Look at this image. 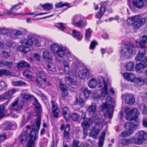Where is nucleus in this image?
<instances>
[{
	"mask_svg": "<svg viewBox=\"0 0 147 147\" xmlns=\"http://www.w3.org/2000/svg\"><path fill=\"white\" fill-rule=\"evenodd\" d=\"M51 48L52 50L58 56L63 57V52L65 47L61 45H59L58 44L55 43L51 44Z\"/></svg>",
	"mask_w": 147,
	"mask_h": 147,
	"instance_id": "9b49d317",
	"label": "nucleus"
},
{
	"mask_svg": "<svg viewBox=\"0 0 147 147\" xmlns=\"http://www.w3.org/2000/svg\"><path fill=\"white\" fill-rule=\"evenodd\" d=\"M147 67V65L146 63H140L136 64V69L138 73H140L142 72L144 68Z\"/></svg>",
	"mask_w": 147,
	"mask_h": 147,
	"instance_id": "4be33fe9",
	"label": "nucleus"
},
{
	"mask_svg": "<svg viewBox=\"0 0 147 147\" xmlns=\"http://www.w3.org/2000/svg\"><path fill=\"white\" fill-rule=\"evenodd\" d=\"M13 42L11 40H7L5 43L6 45L8 47H11L13 44Z\"/></svg>",
	"mask_w": 147,
	"mask_h": 147,
	"instance_id": "bf43d9fd",
	"label": "nucleus"
},
{
	"mask_svg": "<svg viewBox=\"0 0 147 147\" xmlns=\"http://www.w3.org/2000/svg\"><path fill=\"white\" fill-rule=\"evenodd\" d=\"M34 101L33 102V105L35 106L36 107L39 109L41 107V105L40 104L37 100L35 98H34Z\"/></svg>",
	"mask_w": 147,
	"mask_h": 147,
	"instance_id": "5fc2aeb1",
	"label": "nucleus"
},
{
	"mask_svg": "<svg viewBox=\"0 0 147 147\" xmlns=\"http://www.w3.org/2000/svg\"><path fill=\"white\" fill-rule=\"evenodd\" d=\"M136 45L137 47L141 48V49H143L145 47V43L143 42L142 41L140 40V42H138V40L136 41Z\"/></svg>",
	"mask_w": 147,
	"mask_h": 147,
	"instance_id": "a18cd8bd",
	"label": "nucleus"
},
{
	"mask_svg": "<svg viewBox=\"0 0 147 147\" xmlns=\"http://www.w3.org/2000/svg\"><path fill=\"white\" fill-rule=\"evenodd\" d=\"M95 126L93 128V129L91 130L90 134V135L94 139L96 138L98 135L99 131L102 128L104 125L106 124V123L103 121V120H101V122L98 121V123L97 124L94 121Z\"/></svg>",
	"mask_w": 147,
	"mask_h": 147,
	"instance_id": "0eeeda50",
	"label": "nucleus"
},
{
	"mask_svg": "<svg viewBox=\"0 0 147 147\" xmlns=\"http://www.w3.org/2000/svg\"><path fill=\"white\" fill-rule=\"evenodd\" d=\"M42 57L45 59L51 60L52 58L51 53L48 51H43Z\"/></svg>",
	"mask_w": 147,
	"mask_h": 147,
	"instance_id": "a878e982",
	"label": "nucleus"
},
{
	"mask_svg": "<svg viewBox=\"0 0 147 147\" xmlns=\"http://www.w3.org/2000/svg\"><path fill=\"white\" fill-rule=\"evenodd\" d=\"M127 22L132 24L133 27L137 29L145 24L146 19L145 18H140L139 15H136L129 17L127 20Z\"/></svg>",
	"mask_w": 147,
	"mask_h": 147,
	"instance_id": "20e7f679",
	"label": "nucleus"
},
{
	"mask_svg": "<svg viewBox=\"0 0 147 147\" xmlns=\"http://www.w3.org/2000/svg\"><path fill=\"white\" fill-rule=\"evenodd\" d=\"M136 135L137 138H132L131 141L133 144H141L147 139V133L143 130L138 131Z\"/></svg>",
	"mask_w": 147,
	"mask_h": 147,
	"instance_id": "423d86ee",
	"label": "nucleus"
},
{
	"mask_svg": "<svg viewBox=\"0 0 147 147\" xmlns=\"http://www.w3.org/2000/svg\"><path fill=\"white\" fill-rule=\"evenodd\" d=\"M97 84L96 80L94 78H91L88 82V85L89 87L91 88H95Z\"/></svg>",
	"mask_w": 147,
	"mask_h": 147,
	"instance_id": "bb28decb",
	"label": "nucleus"
},
{
	"mask_svg": "<svg viewBox=\"0 0 147 147\" xmlns=\"http://www.w3.org/2000/svg\"><path fill=\"white\" fill-rule=\"evenodd\" d=\"M10 29L6 28H1L0 29V33L2 34H6L9 32Z\"/></svg>",
	"mask_w": 147,
	"mask_h": 147,
	"instance_id": "3c124183",
	"label": "nucleus"
},
{
	"mask_svg": "<svg viewBox=\"0 0 147 147\" xmlns=\"http://www.w3.org/2000/svg\"><path fill=\"white\" fill-rule=\"evenodd\" d=\"M41 117L39 116L36 119L35 125H33L30 135V139L28 143L34 144L35 142L38 137V131L40 125Z\"/></svg>",
	"mask_w": 147,
	"mask_h": 147,
	"instance_id": "f03ea898",
	"label": "nucleus"
},
{
	"mask_svg": "<svg viewBox=\"0 0 147 147\" xmlns=\"http://www.w3.org/2000/svg\"><path fill=\"white\" fill-rule=\"evenodd\" d=\"M123 76L127 80L131 82L134 81L135 77L132 73L128 72L124 73Z\"/></svg>",
	"mask_w": 147,
	"mask_h": 147,
	"instance_id": "6ab92c4d",
	"label": "nucleus"
},
{
	"mask_svg": "<svg viewBox=\"0 0 147 147\" xmlns=\"http://www.w3.org/2000/svg\"><path fill=\"white\" fill-rule=\"evenodd\" d=\"M32 72L29 69L26 70L23 72L24 76L28 78H31L32 77Z\"/></svg>",
	"mask_w": 147,
	"mask_h": 147,
	"instance_id": "79ce46f5",
	"label": "nucleus"
},
{
	"mask_svg": "<svg viewBox=\"0 0 147 147\" xmlns=\"http://www.w3.org/2000/svg\"><path fill=\"white\" fill-rule=\"evenodd\" d=\"M79 144V142L76 140H74L72 144V146L71 147H78Z\"/></svg>",
	"mask_w": 147,
	"mask_h": 147,
	"instance_id": "0e129e2a",
	"label": "nucleus"
},
{
	"mask_svg": "<svg viewBox=\"0 0 147 147\" xmlns=\"http://www.w3.org/2000/svg\"><path fill=\"white\" fill-rule=\"evenodd\" d=\"M22 46H19L17 48V51H21L24 53H26L30 51L29 48L27 47H25L24 46L25 45L22 44Z\"/></svg>",
	"mask_w": 147,
	"mask_h": 147,
	"instance_id": "c756f323",
	"label": "nucleus"
},
{
	"mask_svg": "<svg viewBox=\"0 0 147 147\" xmlns=\"http://www.w3.org/2000/svg\"><path fill=\"white\" fill-rule=\"evenodd\" d=\"M133 126V123L129 122L126 123L125 125V128L126 129L132 134L134 131Z\"/></svg>",
	"mask_w": 147,
	"mask_h": 147,
	"instance_id": "7c9ffc66",
	"label": "nucleus"
},
{
	"mask_svg": "<svg viewBox=\"0 0 147 147\" xmlns=\"http://www.w3.org/2000/svg\"><path fill=\"white\" fill-rule=\"evenodd\" d=\"M145 51L144 49H142L140 50L138 53L136 55V57H135V59L136 61H142L145 59Z\"/></svg>",
	"mask_w": 147,
	"mask_h": 147,
	"instance_id": "f3484780",
	"label": "nucleus"
},
{
	"mask_svg": "<svg viewBox=\"0 0 147 147\" xmlns=\"http://www.w3.org/2000/svg\"><path fill=\"white\" fill-rule=\"evenodd\" d=\"M12 83L13 86H23L26 85V83L21 81H13Z\"/></svg>",
	"mask_w": 147,
	"mask_h": 147,
	"instance_id": "58836bf2",
	"label": "nucleus"
},
{
	"mask_svg": "<svg viewBox=\"0 0 147 147\" xmlns=\"http://www.w3.org/2000/svg\"><path fill=\"white\" fill-rule=\"evenodd\" d=\"M6 87L5 83L3 81H1L0 82V91L3 88H4Z\"/></svg>",
	"mask_w": 147,
	"mask_h": 147,
	"instance_id": "338daca9",
	"label": "nucleus"
},
{
	"mask_svg": "<svg viewBox=\"0 0 147 147\" xmlns=\"http://www.w3.org/2000/svg\"><path fill=\"white\" fill-rule=\"evenodd\" d=\"M72 24L76 27L82 28L86 26L87 23L81 20L80 15H76L72 18Z\"/></svg>",
	"mask_w": 147,
	"mask_h": 147,
	"instance_id": "9d476101",
	"label": "nucleus"
},
{
	"mask_svg": "<svg viewBox=\"0 0 147 147\" xmlns=\"http://www.w3.org/2000/svg\"><path fill=\"white\" fill-rule=\"evenodd\" d=\"M47 68L48 70L50 71H56L55 66L51 63L48 64Z\"/></svg>",
	"mask_w": 147,
	"mask_h": 147,
	"instance_id": "a19ab883",
	"label": "nucleus"
},
{
	"mask_svg": "<svg viewBox=\"0 0 147 147\" xmlns=\"http://www.w3.org/2000/svg\"><path fill=\"white\" fill-rule=\"evenodd\" d=\"M132 134V133L131 132L127 130H124L121 133L120 136L122 138H124L129 136Z\"/></svg>",
	"mask_w": 147,
	"mask_h": 147,
	"instance_id": "37998d69",
	"label": "nucleus"
},
{
	"mask_svg": "<svg viewBox=\"0 0 147 147\" xmlns=\"http://www.w3.org/2000/svg\"><path fill=\"white\" fill-rule=\"evenodd\" d=\"M105 11V7L101 6L99 11L96 14L95 18H100L102 17Z\"/></svg>",
	"mask_w": 147,
	"mask_h": 147,
	"instance_id": "393cba45",
	"label": "nucleus"
},
{
	"mask_svg": "<svg viewBox=\"0 0 147 147\" xmlns=\"http://www.w3.org/2000/svg\"><path fill=\"white\" fill-rule=\"evenodd\" d=\"M26 31L25 30L20 31L16 29L11 30L10 29L9 35L13 39L18 38V36L23 35L26 33Z\"/></svg>",
	"mask_w": 147,
	"mask_h": 147,
	"instance_id": "f8f14e48",
	"label": "nucleus"
},
{
	"mask_svg": "<svg viewBox=\"0 0 147 147\" xmlns=\"http://www.w3.org/2000/svg\"><path fill=\"white\" fill-rule=\"evenodd\" d=\"M85 102L82 98H80L79 101V104L81 107H83L84 105Z\"/></svg>",
	"mask_w": 147,
	"mask_h": 147,
	"instance_id": "774afa93",
	"label": "nucleus"
},
{
	"mask_svg": "<svg viewBox=\"0 0 147 147\" xmlns=\"http://www.w3.org/2000/svg\"><path fill=\"white\" fill-rule=\"evenodd\" d=\"M3 75L6 76H10L11 74V72L7 69H2Z\"/></svg>",
	"mask_w": 147,
	"mask_h": 147,
	"instance_id": "4d7b16f0",
	"label": "nucleus"
},
{
	"mask_svg": "<svg viewBox=\"0 0 147 147\" xmlns=\"http://www.w3.org/2000/svg\"><path fill=\"white\" fill-rule=\"evenodd\" d=\"M72 35L74 37L78 40H80L83 36L82 34H80L79 32L75 30H73Z\"/></svg>",
	"mask_w": 147,
	"mask_h": 147,
	"instance_id": "c85d7f7f",
	"label": "nucleus"
},
{
	"mask_svg": "<svg viewBox=\"0 0 147 147\" xmlns=\"http://www.w3.org/2000/svg\"><path fill=\"white\" fill-rule=\"evenodd\" d=\"M99 87H102L101 95L107 97L106 101L103 103L102 106L103 111L105 112L104 117L105 119H111L113 116V113L114 106V102L112 101V99L110 96L111 93L114 94V91L113 88L108 90L107 83L104 78L101 76L98 77Z\"/></svg>",
	"mask_w": 147,
	"mask_h": 147,
	"instance_id": "f257e3e1",
	"label": "nucleus"
},
{
	"mask_svg": "<svg viewBox=\"0 0 147 147\" xmlns=\"http://www.w3.org/2000/svg\"><path fill=\"white\" fill-rule=\"evenodd\" d=\"M5 107L4 105H1L0 106V119L2 118L5 116Z\"/></svg>",
	"mask_w": 147,
	"mask_h": 147,
	"instance_id": "de8ad7c7",
	"label": "nucleus"
},
{
	"mask_svg": "<svg viewBox=\"0 0 147 147\" xmlns=\"http://www.w3.org/2000/svg\"><path fill=\"white\" fill-rule=\"evenodd\" d=\"M34 97L32 95L29 94H26L25 95H24L23 97V99L22 100L23 102H24V99H25L26 100H28L32 98H34Z\"/></svg>",
	"mask_w": 147,
	"mask_h": 147,
	"instance_id": "09e8293b",
	"label": "nucleus"
},
{
	"mask_svg": "<svg viewBox=\"0 0 147 147\" xmlns=\"http://www.w3.org/2000/svg\"><path fill=\"white\" fill-rule=\"evenodd\" d=\"M55 25L56 27L59 28L62 31L65 28L64 24L62 23H56L55 24Z\"/></svg>",
	"mask_w": 147,
	"mask_h": 147,
	"instance_id": "603ef678",
	"label": "nucleus"
},
{
	"mask_svg": "<svg viewBox=\"0 0 147 147\" xmlns=\"http://www.w3.org/2000/svg\"><path fill=\"white\" fill-rule=\"evenodd\" d=\"M123 100H124L126 103L129 105H132L135 102L134 96L129 93H125L121 96Z\"/></svg>",
	"mask_w": 147,
	"mask_h": 147,
	"instance_id": "ddd939ff",
	"label": "nucleus"
},
{
	"mask_svg": "<svg viewBox=\"0 0 147 147\" xmlns=\"http://www.w3.org/2000/svg\"><path fill=\"white\" fill-rule=\"evenodd\" d=\"M136 48L134 45L132 43L126 45L121 50L120 53L121 57L124 58H128L132 55L136 53Z\"/></svg>",
	"mask_w": 147,
	"mask_h": 147,
	"instance_id": "7ed1b4c3",
	"label": "nucleus"
},
{
	"mask_svg": "<svg viewBox=\"0 0 147 147\" xmlns=\"http://www.w3.org/2000/svg\"><path fill=\"white\" fill-rule=\"evenodd\" d=\"M9 96H10L9 95L8 92H6L3 94L2 95L0 96V99H7L9 98Z\"/></svg>",
	"mask_w": 147,
	"mask_h": 147,
	"instance_id": "052dcab7",
	"label": "nucleus"
},
{
	"mask_svg": "<svg viewBox=\"0 0 147 147\" xmlns=\"http://www.w3.org/2000/svg\"><path fill=\"white\" fill-rule=\"evenodd\" d=\"M129 109V108L127 107L125 109L127 119L129 121L136 120L138 119L139 114L138 110L136 109H134L130 112H127Z\"/></svg>",
	"mask_w": 147,
	"mask_h": 147,
	"instance_id": "6e6552de",
	"label": "nucleus"
},
{
	"mask_svg": "<svg viewBox=\"0 0 147 147\" xmlns=\"http://www.w3.org/2000/svg\"><path fill=\"white\" fill-rule=\"evenodd\" d=\"M46 79L45 78H42L40 76H37L36 78L35 82L36 83L37 85L39 87L41 86L42 84L44 83H46Z\"/></svg>",
	"mask_w": 147,
	"mask_h": 147,
	"instance_id": "412c9836",
	"label": "nucleus"
},
{
	"mask_svg": "<svg viewBox=\"0 0 147 147\" xmlns=\"http://www.w3.org/2000/svg\"><path fill=\"white\" fill-rule=\"evenodd\" d=\"M2 56L5 59H8L10 56L8 53L5 51H3L2 52Z\"/></svg>",
	"mask_w": 147,
	"mask_h": 147,
	"instance_id": "6e6d98bb",
	"label": "nucleus"
},
{
	"mask_svg": "<svg viewBox=\"0 0 147 147\" xmlns=\"http://www.w3.org/2000/svg\"><path fill=\"white\" fill-rule=\"evenodd\" d=\"M33 57L37 61H40V57L38 53H35L33 55Z\"/></svg>",
	"mask_w": 147,
	"mask_h": 147,
	"instance_id": "e2e57ef3",
	"label": "nucleus"
},
{
	"mask_svg": "<svg viewBox=\"0 0 147 147\" xmlns=\"http://www.w3.org/2000/svg\"><path fill=\"white\" fill-rule=\"evenodd\" d=\"M133 5L139 9L142 8L144 5V3L143 0H133Z\"/></svg>",
	"mask_w": 147,
	"mask_h": 147,
	"instance_id": "a211bd4d",
	"label": "nucleus"
},
{
	"mask_svg": "<svg viewBox=\"0 0 147 147\" xmlns=\"http://www.w3.org/2000/svg\"><path fill=\"white\" fill-rule=\"evenodd\" d=\"M105 134V133L104 132L101 133L99 143V146L100 147H102L103 144Z\"/></svg>",
	"mask_w": 147,
	"mask_h": 147,
	"instance_id": "f704fd0d",
	"label": "nucleus"
},
{
	"mask_svg": "<svg viewBox=\"0 0 147 147\" xmlns=\"http://www.w3.org/2000/svg\"><path fill=\"white\" fill-rule=\"evenodd\" d=\"M132 138L129 140L125 139H122L121 140V143L123 145H126L130 143H133L132 142Z\"/></svg>",
	"mask_w": 147,
	"mask_h": 147,
	"instance_id": "49530a36",
	"label": "nucleus"
},
{
	"mask_svg": "<svg viewBox=\"0 0 147 147\" xmlns=\"http://www.w3.org/2000/svg\"><path fill=\"white\" fill-rule=\"evenodd\" d=\"M60 89L62 92V96L63 97L66 96L68 93L66 86L65 84H60Z\"/></svg>",
	"mask_w": 147,
	"mask_h": 147,
	"instance_id": "b1692460",
	"label": "nucleus"
},
{
	"mask_svg": "<svg viewBox=\"0 0 147 147\" xmlns=\"http://www.w3.org/2000/svg\"><path fill=\"white\" fill-rule=\"evenodd\" d=\"M134 85L136 87L143 85L144 82V80L141 77H135L134 80Z\"/></svg>",
	"mask_w": 147,
	"mask_h": 147,
	"instance_id": "aec40b11",
	"label": "nucleus"
},
{
	"mask_svg": "<svg viewBox=\"0 0 147 147\" xmlns=\"http://www.w3.org/2000/svg\"><path fill=\"white\" fill-rule=\"evenodd\" d=\"M52 111L53 114V116L55 118H57L59 113V110L57 105L54 101H51Z\"/></svg>",
	"mask_w": 147,
	"mask_h": 147,
	"instance_id": "dca6fc26",
	"label": "nucleus"
},
{
	"mask_svg": "<svg viewBox=\"0 0 147 147\" xmlns=\"http://www.w3.org/2000/svg\"><path fill=\"white\" fill-rule=\"evenodd\" d=\"M79 117L80 116L78 115L77 113H74L72 114L71 117L73 120L76 121Z\"/></svg>",
	"mask_w": 147,
	"mask_h": 147,
	"instance_id": "13d9d810",
	"label": "nucleus"
},
{
	"mask_svg": "<svg viewBox=\"0 0 147 147\" xmlns=\"http://www.w3.org/2000/svg\"><path fill=\"white\" fill-rule=\"evenodd\" d=\"M92 123V121L91 118L86 119L82 123V125L83 128V131L84 135H87L88 132L87 130Z\"/></svg>",
	"mask_w": 147,
	"mask_h": 147,
	"instance_id": "2eb2a0df",
	"label": "nucleus"
},
{
	"mask_svg": "<svg viewBox=\"0 0 147 147\" xmlns=\"http://www.w3.org/2000/svg\"><path fill=\"white\" fill-rule=\"evenodd\" d=\"M69 131H65V130L64 133V138L67 140L68 139L69 136Z\"/></svg>",
	"mask_w": 147,
	"mask_h": 147,
	"instance_id": "69168bd1",
	"label": "nucleus"
},
{
	"mask_svg": "<svg viewBox=\"0 0 147 147\" xmlns=\"http://www.w3.org/2000/svg\"><path fill=\"white\" fill-rule=\"evenodd\" d=\"M96 105L95 103H92L88 107L87 111L89 115H92V117L94 119L96 124L98 121L101 122L102 120V116L100 113L96 111Z\"/></svg>",
	"mask_w": 147,
	"mask_h": 147,
	"instance_id": "39448f33",
	"label": "nucleus"
},
{
	"mask_svg": "<svg viewBox=\"0 0 147 147\" xmlns=\"http://www.w3.org/2000/svg\"><path fill=\"white\" fill-rule=\"evenodd\" d=\"M63 65L64 68V71L67 74H68L69 73V65L68 63L66 61H64L63 62Z\"/></svg>",
	"mask_w": 147,
	"mask_h": 147,
	"instance_id": "c9c22d12",
	"label": "nucleus"
},
{
	"mask_svg": "<svg viewBox=\"0 0 147 147\" xmlns=\"http://www.w3.org/2000/svg\"><path fill=\"white\" fill-rule=\"evenodd\" d=\"M82 90L85 97L87 98L89 97L90 94L91 93V91L89 90L87 88H83Z\"/></svg>",
	"mask_w": 147,
	"mask_h": 147,
	"instance_id": "e433bc0d",
	"label": "nucleus"
},
{
	"mask_svg": "<svg viewBox=\"0 0 147 147\" xmlns=\"http://www.w3.org/2000/svg\"><path fill=\"white\" fill-rule=\"evenodd\" d=\"M20 42L22 44H24L26 46H31L33 44L37 45L38 41L34 37L33 35L29 34L28 35L27 40H21Z\"/></svg>",
	"mask_w": 147,
	"mask_h": 147,
	"instance_id": "1a4fd4ad",
	"label": "nucleus"
},
{
	"mask_svg": "<svg viewBox=\"0 0 147 147\" xmlns=\"http://www.w3.org/2000/svg\"><path fill=\"white\" fill-rule=\"evenodd\" d=\"M63 57H60L61 58H65L67 57V58L70 61L71 60L69 59V58L71 59L73 57V55L71 54L70 52L68 50H66V48H65L63 52Z\"/></svg>",
	"mask_w": 147,
	"mask_h": 147,
	"instance_id": "cd10ccee",
	"label": "nucleus"
},
{
	"mask_svg": "<svg viewBox=\"0 0 147 147\" xmlns=\"http://www.w3.org/2000/svg\"><path fill=\"white\" fill-rule=\"evenodd\" d=\"M63 115L67 121H69L71 117L69 111L67 107H64L63 108Z\"/></svg>",
	"mask_w": 147,
	"mask_h": 147,
	"instance_id": "5701e85b",
	"label": "nucleus"
},
{
	"mask_svg": "<svg viewBox=\"0 0 147 147\" xmlns=\"http://www.w3.org/2000/svg\"><path fill=\"white\" fill-rule=\"evenodd\" d=\"M24 103L22 101L19 102L18 100H16L12 103L11 108L16 112H19L22 109Z\"/></svg>",
	"mask_w": 147,
	"mask_h": 147,
	"instance_id": "4468645a",
	"label": "nucleus"
},
{
	"mask_svg": "<svg viewBox=\"0 0 147 147\" xmlns=\"http://www.w3.org/2000/svg\"><path fill=\"white\" fill-rule=\"evenodd\" d=\"M13 126L11 123L5 122L1 125V128L3 130H8L10 129Z\"/></svg>",
	"mask_w": 147,
	"mask_h": 147,
	"instance_id": "2f4dec72",
	"label": "nucleus"
},
{
	"mask_svg": "<svg viewBox=\"0 0 147 147\" xmlns=\"http://www.w3.org/2000/svg\"><path fill=\"white\" fill-rule=\"evenodd\" d=\"M40 5L45 10H50L53 7V5L49 3H47L44 5L40 4Z\"/></svg>",
	"mask_w": 147,
	"mask_h": 147,
	"instance_id": "ea45409f",
	"label": "nucleus"
},
{
	"mask_svg": "<svg viewBox=\"0 0 147 147\" xmlns=\"http://www.w3.org/2000/svg\"><path fill=\"white\" fill-rule=\"evenodd\" d=\"M97 43L95 41H93L91 43L90 46V49H94Z\"/></svg>",
	"mask_w": 147,
	"mask_h": 147,
	"instance_id": "680f3d73",
	"label": "nucleus"
},
{
	"mask_svg": "<svg viewBox=\"0 0 147 147\" xmlns=\"http://www.w3.org/2000/svg\"><path fill=\"white\" fill-rule=\"evenodd\" d=\"M134 64L133 62H129L127 63L125 65V67L127 71H131L134 69Z\"/></svg>",
	"mask_w": 147,
	"mask_h": 147,
	"instance_id": "72a5a7b5",
	"label": "nucleus"
},
{
	"mask_svg": "<svg viewBox=\"0 0 147 147\" xmlns=\"http://www.w3.org/2000/svg\"><path fill=\"white\" fill-rule=\"evenodd\" d=\"M37 75L41 76L42 78H46L47 76L46 74L42 71H38L37 72Z\"/></svg>",
	"mask_w": 147,
	"mask_h": 147,
	"instance_id": "864d4df0",
	"label": "nucleus"
},
{
	"mask_svg": "<svg viewBox=\"0 0 147 147\" xmlns=\"http://www.w3.org/2000/svg\"><path fill=\"white\" fill-rule=\"evenodd\" d=\"M92 32V30L90 28H89L86 30L85 37L86 39L87 40H89Z\"/></svg>",
	"mask_w": 147,
	"mask_h": 147,
	"instance_id": "c03bdc74",
	"label": "nucleus"
},
{
	"mask_svg": "<svg viewBox=\"0 0 147 147\" xmlns=\"http://www.w3.org/2000/svg\"><path fill=\"white\" fill-rule=\"evenodd\" d=\"M13 62L11 61H6L4 60H2L0 62V65H5L9 68H11L12 66Z\"/></svg>",
	"mask_w": 147,
	"mask_h": 147,
	"instance_id": "473e14b6",
	"label": "nucleus"
},
{
	"mask_svg": "<svg viewBox=\"0 0 147 147\" xmlns=\"http://www.w3.org/2000/svg\"><path fill=\"white\" fill-rule=\"evenodd\" d=\"M20 138V142H22L23 141H26L27 140L28 135L25 133H22L21 135Z\"/></svg>",
	"mask_w": 147,
	"mask_h": 147,
	"instance_id": "8fccbe9b",
	"label": "nucleus"
},
{
	"mask_svg": "<svg viewBox=\"0 0 147 147\" xmlns=\"http://www.w3.org/2000/svg\"><path fill=\"white\" fill-rule=\"evenodd\" d=\"M87 73V71L86 69H83L80 70L78 73L79 77L81 78H84L86 76Z\"/></svg>",
	"mask_w": 147,
	"mask_h": 147,
	"instance_id": "4c0bfd02",
	"label": "nucleus"
}]
</instances>
